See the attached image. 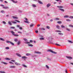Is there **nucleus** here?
I'll return each mask as SVG.
<instances>
[{"label":"nucleus","mask_w":73,"mask_h":73,"mask_svg":"<svg viewBox=\"0 0 73 73\" xmlns=\"http://www.w3.org/2000/svg\"><path fill=\"white\" fill-rule=\"evenodd\" d=\"M10 32L11 33L12 35L14 36H16V37H18L19 36V35H18L15 34V33L13 31H11Z\"/></svg>","instance_id":"f257e3e1"},{"label":"nucleus","mask_w":73,"mask_h":73,"mask_svg":"<svg viewBox=\"0 0 73 73\" xmlns=\"http://www.w3.org/2000/svg\"><path fill=\"white\" fill-rule=\"evenodd\" d=\"M23 40L24 41H26L25 42V44H30V42H28V40L27 39L25 38H24Z\"/></svg>","instance_id":"f03ea898"},{"label":"nucleus","mask_w":73,"mask_h":73,"mask_svg":"<svg viewBox=\"0 0 73 73\" xmlns=\"http://www.w3.org/2000/svg\"><path fill=\"white\" fill-rule=\"evenodd\" d=\"M47 52H51V53H54V54H56L57 53L55 52H54L52 50H51L49 49L47 50Z\"/></svg>","instance_id":"7ed1b4c3"},{"label":"nucleus","mask_w":73,"mask_h":73,"mask_svg":"<svg viewBox=\"0 0 73 73\" xmlns=\"http://www.w3.org/2000/svg\"><path fill=\"white\" fill-rule=\"evenodd\" d=\"M6 42L7 43H10V44H11L12 45H15V44H14V43H13L9 41H6Z\"/></svg>","instance_id":"20e7f679"},{"label":"nucleus","mask_w":73,"mask_h":73,"mask_svg":"<svg viewBox=\"0 0 73 73\" xmlns=\"http://www.w3.org/2000/svg\"><path fill=\"white\" fill-rule=\"evenodd\" d=\"M25 20L26 21H25L24 22L25 23H27L28 24H29V21H28V19H27V18H25Z\"/></svg>","instance_id":"39448f33"},{"label":"nucleus","mask_w":73,"mask_h":73,"mask_svg":"<svg viewBox=\"0 0 73 73\" xmlns=\"http://www.w3.org/2000/svg\"><path fill=\"white\" fill-rule=\"evenodd\" d=\"M3 9H9V8L8 7H3Z\"/></svg>","instance_id":"423d86ee"},{"label":"nucleus","mask_w":73,"mask_h":73,"mask_svg":"<svg viewBox=\"0 0 73 73\" xmlns=\"http://www.w3.org/2000/svg\"><path fill=\"white\" fill-rule=\"evenodd\" d=\"M59 10H60V11H62V12H64L65 10L64 9L59 8Z\"/></svg>","instance_id":"0eeeda50"},{"label":"nucleus","mask_w":73,"mask_h":73,"mask_svg":"<svg viewBox=\"0 0 73 73\" xmlns=\"http://www.w3.org/2000/svg\"><path fill=\"white\" fill-rule=\"evenodd\" d=\"M16 55L17 56H18V57H21V55H20V54H19V53H17L16 54Z\"/></svg>","instance_id":"6e6552de"},{"label":"nucleus","mask_w":73,"mask_h":73,"mask_svg":"<svg viewBox=\"0 0 73 73\" xmlns=\"http://www.w3.org/2000/svg\"><path fill=\"white\" fill-rule=\"evenodd\" d=\"M38 3H39V4H43V3H42V2H41V1L38 0Z\"/></svg>","instance_id":"1a4fd4ad"},{"label":"nucleus","mask_w":73,"mask_h":73,"mask_svg":"<svg viewBox=\"0 0 73 73\" xmlns=\"http://www.w3.org/2000/svg\"><path fill=\"white\" fill-rule=\"evenodd\" d=\"M50 5H51V4L50 3L48 4H47L46 7L47 8H49Z\"/></svg>","instance_id":"9d476101"},{"label":"nucleus","mask_w":73,"mask_h":73,"mask_svg":"<svg viewBox=\"0 0 73 73\" xmlns=\"http://www.w3.org/2000/svg\"><path fill=\"white\" fill-rule=\"evenodd\" d=\"M15 64L16 65H20V63H18L17 62H15Z\"/></svg>","instance_id":"9b49d317"},{"label":"nucleus","mask_w":73,"mask_h":73,"mask_svg":"<svg viewBox=\"0 0 73 73\" xmlns=\"http://www.w3.org/2000/svg\"><path fill=\"white\" fill-rule=\"evenodd\" d=\"M22 58L23 59H27V57L25 56H22Z\"/></svg>","instance_id":"f8f14e48"},{"label":"nucleus","mask_w":73,"mask_h":73,"mask_svg":"<svg viewBox=\"0 0 73 73\" xmlns=\"http://www.w3.org/2000/svg\"><path fill=\"white\" fill-rule=\"evenodd\" d=\"M35 53H36L37 54H41V52H35Z\"/></svg>","instance_id":"ddd939ff"},{"label":"nucleus","mask_w":73,"mask_h":73,"mask_svg":"<svg viewBox=\"0 0 73 73\" xmlns=\"http://www.w3.org/2000/svg\"><path fill=\"white\" fill-rule=\"evenodd\" d=\"M11 1H12V2L13 3H17V1H14L13 0H11Z\"/></svg>","instance_id":"4468645a"},{"label":"nucleus","mask_w":73,"mask_h":73,"mask_svg":"<svg viewBox=\"0 0 73 73\" xmlns=\"http://www.w3.org/2000/svg\"><path fill=\"white\" fill-rule=\"evenodd\" d=\"M67 58H68L69 60H71V59H72V57H67Z\"/></svg>","instance_id":"2eb2a0df"},{"label":"nucleus","mask_w":73,"mask_h":73,"mask_svg":"<svg viewBox=\"0 0 73 73\" xmlns=\"http://www.w3.org/2000/svg\"><path fill=\"white\" fill-rule=\"evenodd\" d=\"M31 6H32L33 7H36V5L35 4L32 5Z\"/></svg>","instance_id":"dca6fc26"},{"label":"nucleus","mask_w":73,"mask_h":73,"mask_svg":"<svg viewBox=\"0 0 73 73\" xmlns=\"http://www.w3.org/2000/svg\"><path fill=\"white\" fill-rule=\"evenodd\" d=\"M57 23H58V24H62V21H58L57 22Z\"/></svg>","instance_id":"f3484780"},{"label":"nucleus","mask_w":73,"mask_h":73,"mask_svg":"<svg viewBox=\"0 0 73 73\" xmlns=\"http://www.w3.org/2000/svg\"><path fill=\"white\" fill-rule=\"evenodd\" d=\"M9 67L10 68H15L16 67L15 66H10Z\"/></svg>","instance_id":"a211bd4d"},{"label":"nucleus","mask_w":73,"mask_h":73,"mask_svg":"<svg viewBox=\"0 0 73 73\" xmlns=\"http://www.w3.org/2000/svg\"><path fill=\"white\" fill-rule=\"evenodd\" d=\"M55 32H60V33H61V31L59 30H56L55 31Z\"/></svg>","instance_id":"6ab92c4d"},{"label":"nucleus","mask_w":73,"mask_h":73,"mask_svg":"<svg viewBox=\"0 0 73 73\" xmlns=\"http://www.w3.org/2000/svg\"><path fill=\"white\" fill-rule=\"evenodd\" d=\"M64 18H66H66L69 17V16L67 15H65L64 16Z\"/></svg>","instance_id":"aec40b11"},{"label":"nucleus","mask_w":73,"mask_h":73,"mask_svg":"<svg viewBox=\"0 0 73 73\" xmlns=\"http://www.w3.org/2000/svg\"><path fill=\"white\" fill-rule=\"evenodd\" d=\"M1 63H3V64H5V65H7V63L5 62H2Z\"/></svg>","instance_id":"412c9836"},{"label":"nucleus","mask_w":73,"mask_h":73,"mask_svg":"<svg viewBox=\"0 0 73 73\" xmlns=\"http://www.w3.org/2000/svg\"><path fill=\"white\" fill-rule=\"evenodd\" d=\"M5 60H11V59L9 58H6L5 59Z\"/></svg>","instance_id":"4be33fe9"},{"label":"nucleus","mask_w":73,"mask_h":73,"mask_svg":"<svg viewBox=\"0 0 73 73\" xmlns=\"http://www.w3.org/2000/svg\"><path fill=\"white\" fill-rule=\"evenodd\" d=\"M0 40L1 41H5V40L4 39H3V38H0Z\"/></svg>","instance_id":"5701e85b"},{"label":"nucleus","mask_w":73,"mask_h":73,"mask_svg":"<svg viewBox=\"0 0 73 73\" xmlns=\"http://www.w3.org/2000/svg\"><path fill=\"white\" fill-rule=\"evenodd\" d=\"M40 30H43V31H45V29L43 28H40Z\"/></svg>","instance_id":"b1692460"},{"label":"nucleus","mask_w":73,"mask_h":73,"mask_svg":"<svg viewBox=\"0 0 73 73\" xmlns=\"http://www.w3.org/2000/svg\"><path fill=\"white\" fill-rule=\"evenodd\" d=\"M57 8H64V7L63 6H57Z\"/></svg>","instance_id":"393cba45"},{"label":"nucleus","mask_w":73,"mask_h":73,"mask_svg":"<svg viewBox=\"0 0 73 73\" xmlns=\"http://www.w3.org/2000/svg\"><path fill=\"white\" fill-rule=\"evenodd\" d=\"M8 24L10 25H12V23H11V22L10 21H9L8 22Z\"/></svg>","instance_id":"a878e982"},{"label":"nucleus","mask_w":73,"mask_h":73,"mask_svg":"<svg viewBox=\"0 0 73 73\" xmlns=\"http://www.w3.org/2000/svg\"><path fill=\"white\" fill-rule=\"evenodd\" d=\"M1 13H5V11L3 10H2L1 11Z\"/></svg>","instance_id":"bb28decb"},{"label":"nucleus","mask_w":73,"mask_h":73,"mask_svg":"<svg viewBox=\"0 0 73 73\" xmlns=\"http://www.w3.org/2000/svg\"><path fill=\"white\" fill-rule=\"evenodd\" d=\"M40 40H44V38H40Z\"/></svg>","instance_id":"cd10ccee"},{"label":"nucleus","mask_w":73,"mask_h":73,"mask_svg":"<svg viewBox=\"0 0 73 73\" xmlns=\"http://www.w3.org/2000/svg\"><path fill=\"white\" fill-rule=\"evenodd\" d=\"M26 54V56H30V55H31V54H30V53H27Z\"/></svg>","instance_id":"c85d7f7f"},{"label":"nucleus","mask_w":73,"mask_h":73,"mask_svg":"<svg viewBox=\"0 0 73 73\" xmlns=\"http://www.w3.org/2000/svg\"><path fill=\"white\" fill-rule=\"evenodd\" d=\"M58 34L59 35H64V34H63V33H59Z\"/></svg>","instance_id":"c756f323"},{"label":"nucleus","mask_w":73,"mask_h":73,"mask_svg":"<svg viewBox=\"0 0 73 73\" xmlns=\"http://www.w3.org/2000/svg\"><path fill=\"white\" fill-rule=\"evenodd\" d=\"M54 20H59L60 19L58 18H56L54 19Z\"/></svg>","instance_id":"7c9ffc66"},{"label":"nucleus","mask_w":73,"mask_h":73,"mask_svg":"<svg viewBox=\"0 0 73 73\" xmlns=\"http://www.w3.org/2000/svg\"><path fill=\"white\" fill-rule=\"evenodd\" d=\"M28 45L29 46H31L32 47V46H33V45L31 44H28Z\"/></svg>","instance_id":"2f4dec72"},{"label":"nucleus","mask_w":73,"mask_h":73,"mask_svg":"<svg viewBox=\"0 0 73 73\" xmlns=\"http://www.w3.org/2000/svg\"><path fill=\"white\" fill-rule=\"evenodd\" d=\"M70 19H73V16H70L69 17Z\"/></svg>","instance_id":"473e14b6"},{"label":"nucleus","mask_w":73,"mask_h":73,"mask_svg":"<svg viewBox=\"0 0 73 73\" xmlns=\"http://www.w3.org/2000/svg\"><path fill=\"white\" fill-rule=\"evenodd\" d=\"M66 21H71V20H70V19H66Z\"/></svg>","instance_id":"72a5a7b5"},{"label":"nucleus","mask_w":73,"mask_h":73,"mask_svg":"<svg viewBox=\"0 0 73 73\" xmlns=\"http://www.w3.org/2000/svg\"><path fill=\"white\" fill-rule=\"evenodd\" d=\"M46 28H47V29H50V27L49 26H47Z\"/></svg>","instance_id":"f704fd0d"},{"label":"nucleus","mask_w":73,"mask_h":73,"mask_svg":"<svg viewBox=\"0 0 73 73\" xmlns=\"http://www.w3.org/2000/svg\"><path fill=\"white\" fill-rule=\"evenodd\" d=\"M22 66H23V67H25V68H27V66H26V65H25L24 64L22 65Z\"/></svg>","instance_id":"c9c22d12"},{"label":"nucleus","mask_w":73,"mask_h":73,"mask_svg":"<svg viewBox=\"0 0 73 73\" xmlns=\"http://www.w3.org/2000/svg\"><path fill=\"white\" fill-rule=\"evenodd\" d=\"M46 68H47V69H49V66H48V65H46Z\"/></svg>","instance_id":"e433bc0d"},{"label":"nucleus","mask_w":73,"mask_h":73,"mask_svg":"<svg viewBox=\"0 0 73 73\" xmlns=\"http://www.w3.org/2000/svg\"><path fill=\"white\" fill-rule=\"evenodd\" d=\"M20 41H18L17 43V44L18 45H20Z\"/></svg>","instance_id":"4c0bfd02"},{"label":"nucleus","mask_w":73,"mask_h":73,"mask_svg":"<svg viewBox=\"0 0 73 73\" xmlns=\"http://www.w3.org/2000/svg\"><path fill=\"white\" fill-rule=\"evenodd\" d=\"M13 17L14 19H17V17H15L14 16H13Z\"/></svg>","instance_id":"58836bf2"},{"label":"nucleus","mask_w":73,"mask_h":73,"mask_svg":"<svg viewBox=\"0 0 73 73\" xmlns=\"http://www.w3.org/2000/svg\"><path fill=\"white\" fill-rule=\"evenodd\" d=\"M5 49H7V50L9 49V48L8 47H7L5 48Z\"/></svg>","instance_id":"ea45409f"},{"label":"nucleus","mask_w":73,"mask_h":73,"mask_svg":"<svg viewBox=\"0 0 73 73\" xmlns=\"http://www.w3.org/2000/svg\"><path fill=\"white\" fill-rule=\"evenodd\" d=\"M68 41L70 43H73V42H72V41H71L70 40H68Z\"/></svg>","instance_id":"a19ab883"},{"label":"nucleus","mask_w":73,"mask_h":73,"mask_svg":"<svg viewBox=\"0 0 73 73\" xmlns=\"http://www.w3.org/2000/svg\"><path fill=\"white\" fill-rule=\"evenodd\" d=\"M12 23H13V24H17V22H13V21H12Z\"/></svg>","instance_id":"79ce46f5"},{"label":"nucleus","mask_w":73,"mask_h":73,"mask_svg":"<svg viewBox=\"0 0 73 73\" xmlns=\"http://www.w3.org/2000/svg\"><path fill=\"white\" fill-rule=\"evenodd\" d=\"M61 28H64L65 27V26H63L62 25L61 26Z\"/></svg>","instance_id":"37998d69"},{"label":"nucleus","mask_w":73,"mask_h":73,"mask_svg":"<svg viewBox=\"0 0 73 73\" xmlns=\"http://www.w3.org/2000/svg\"><path fill=\"white\" fill-rule=\"evenodd\" d=\"M56 28L57 29H59L60 28V26H56Z\"/></svg>","instance_id":"c03bdc74"},{"label":"nucleus","mask_w":73,"mask_h":73,"mask_svg":"<svg viewBox=\"0 0 73 73\" xmlns=\"http://www.w3.org/2000/svg\"><path fill=\"white\" fill-rule=\"evenodd\" d=\"M33 25H34L33 24L31 25H30V27H33Z\"/></svg>","instance_id":"a18cd8bd"},{"label":"nucleus","mask_w":73,"mask_h":73,"mask_svg":"<svg viewBox=\"0 0 73 73\" xmlns=\"http://www.w3.org/2000/svg\"><path fill=\"white\" fill-rule=\"evenodd\" d=\"M15 21H17V22H18V23H20V22L19 21L17 20H15Z\"/></svg>","instance_id":"49530a36"},{"label":"nucleus","mask_w":73,"mask_h":73,"mask_svg":"<svg viewBox=\"0 0 73 73\" xmlns=\"http://www.w3.org/2000/svg\"><path fill=\"white\" fill-rule=\"evenodd\" d=\"M10 28L11 29H15V27H11Z\"/></svg>","instance_id":"de8ad7c7"},{"label":"nucleus","mask_w":73,"mask_h":73,"mask_svg":"<svg viewBox=\"0 0 73 73\" xmlns=\"http://www.w3.org/2000/svg\"><path fill=\"white\" fill-rule=\"evenodd\" d=\"M3 23L4 24H6V22L4 21H3Z\"/></svg>","instance_id":"09e8293b"},{"label":"nucleus","mask_w":73,"mask_h":73,"mask_svg":"<svg viewBox=\"0 0 73 73\" xmlns=\"http://www.w3.org/2000/svg\"><path fill=\"white\" fill-rule=\"evenodd\" d=\"M18 33H20V34H22V32L20 31H18Z\"/></svg>","instance_id":"8fccbe9b"},{"label":"nucleus","mask_w":73,"mask_h":73,"mask_svg":"<svg viewBox=\"0 0 73 73\" xmlns=\"http://www.w3.org/2000/svg\"><path fill=\"white\" fill-rule=\"evenodd\" d=\"M9 63L11 64H13V63L11 62H9Z\"/></svg>","instance_id":"3c124183"},{"label":"nucleus","mask_w":73,"mask_h":73,"mask_svg":"<svg viewBox=\"0 0 73 73\" xmlns=\"http://www.w3.org/2000/svg\"><path fill=\"white\" fill-rule=\"evenodd\" d=\"M0 73H5V72H2L1 71H0Z\"/></svg>","instance_id":"603ef678"},{"label":"nucleus","mask_w":73,"mask_h":73,"mask_svg":"<svg viewBox=\"0 0 73 73\" xmlns=\"http://www.w3.org/2000/svg\"><path fill=\"white\" fill-rule=\"evenodd\" d=\"M55 45H57V46H61V45L57 44H56Z\"/></svg>","instance_id":"864d4df0"},{"label":"nucleus","mask_w":73,"mask_h":73,"mask_svg":"<svg viewBox=\"0 0 73 73\" xmlns=\"http://www.w3.org/2000/svg\"><path fill=\"white\" fill-rule=\"evenodd\" d=\"M69 27H72V28H73V26L72 25H69Z\"/></svg>","instance_id":"5fc2aeb1"},{"label":"nucleus","mask_w":73,"mask_h":73,"mask_svg":"<svg viewBox=\"0 0 73 73\" xmlns=\"http://www.w3.org/2000/svg\"><path fill=\"white\" fill-rule=\"evenodd\" d=\"M35 33H38V31L36 30V31H35Z\"/></svg>","instance_id":"6e6d98bb"},{"label":"nucleus","mask_w":73,"mask_h":73,"mask_svg":"<svg viewBox=\"0 0 73 73\" xmlns=\"http://www.w3.org/2000/svg\"><path fill=\"white\" fill-rule=\"evenodd\" d=\"M14 40L15 41V42H17V39H14Z\"/></svg>","instance_id":"4d7b16f0"},{"label":"nucleus","mask_w":73,"mask_h":73,"mask_svg":"<svg viewBox=\"0 0 73 73\" xmlns=\"http://www.w3.org/2000/svg\"><path fill=\"white\" fill-rule=\"evenodd\" d=\"M47 60H51V59H50V58H47Z\"/></svg>","instance_id":"13d9d810"},{"label":"nucleus","mask_w":73,"mask_h":73,"mask_svg":"<svg viewBox=\"0 0 73 73\" xmlns=\"http://www.w3.org/2000/svg\"><path fill=\"white\" fill-rule=\"evenodd\" d=\"M19 29L21 30H22V29H23V28H22V27H19Z\"/></svg>","instance_id":"bf43d9fd"},{"label":"nucleus","mask_w":73,"mask_h":73,"mask_svg":"<svg viewBox=\"0 0 73 73\" xmlns=\"http://www.w3.org/2000/svg\"><path fill=\"white\" fill-rule=\"evenodd\" d=\"M66 30H67V31H70V29H67Z\"/></svg>","instance_id":"052dcab7"},{"label":"nucleus","mask_w":73,"mask_h":73,"mask_svg":"<svg viewBox=\"0 0 73 73\" xmlns=\"http://www.w3.org/2000/svg\"><path fill=\"white\" fill-rule=\"evenodd\" d=\"M11 61H13V62H15V61L14 60H11Z\"/></svg>","instance_id":"680f3d73"},{"label":"nucleus","mask_w":73,"mask_h":73,"mask_svg":"<svg viewBox=\"0 0 73 73\" xmlns=\"http://www.w3.org/2000/svg\"><path fill=\"white\" fill-rule=\"evenodd\" d=\"M30 42H33V41L32 40H31L30 41Z\"/></svg>","instance_id":"e2e57ef3"},{"label":"nucleus","mask_w":73,"mask_h":73,"mask_svg":"<svg viewBox=\"0 0 73 73\" xmlns=\"http://www.w3.org/2000/svg\"><path fill=\"white\" fill-rule=\"evenodd\" d=\"M1 7H4V5H1Z\"/></svg>","instance_id":"0e129e2a"},{"label":"nucleus","mask_w":73,"mask_h":73,"mask_svg":"<svg viewBox=\"0 0 73 73\" xmlns=\"http://www.w3.org/2000/svg\"><path fill=\"white\" fill-rule=\"evenodd\" d=\"M53 19H51L50 20V21H51V22H52V21H53Z\"/></svg>","instance_id":"69168bd1"},{"label":"nucleus","mask_w":73,"mask_h":73,"mask_svg":"<svg viewBox=\"0 0 73 73\" xmlns=\"http://www.w3.org/2000/svg\"><path fill=\"white\" fill-rule=\"evenodd\" d=\"M5 3H7V4H8V2L6 1H5Z\"/></svg>","instance_id":"338daca9"},{"label":"nucleus","mask_w":73,"mask_h":73,"mask_svg":"<svg viewBox=\"0 0 73 73\" xmlns=\"http://www.w3.org/2000/svg\"><path fill=\"white\" fill-rule=\"evenodd\" d=\"M70 4H71V5H73V3H70Z\"/></svg>","instance_id":"774afa93"}]
</instances>
